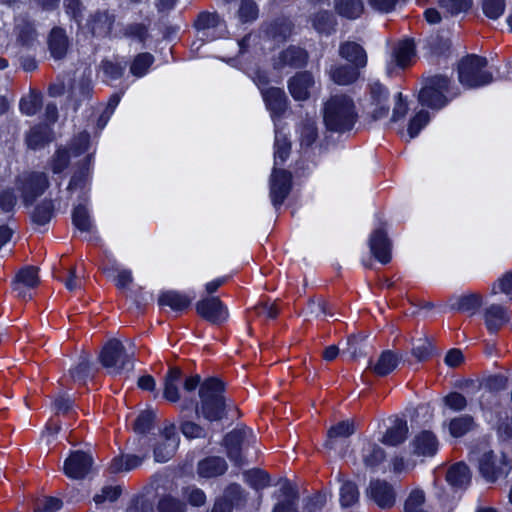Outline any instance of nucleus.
I'll return each instance as SVG.
<instances>
[{
    "mask_svg": "<svg viewBox=\"0 0 512 512\" xmlns=\"http://www.w3.org/2000/svg\"><path fill=\"white\" fill-rule=\"evenodd\" d=\"M102 365L111 374H121L133 369V353H128L123 344L116 339L110 340L100 354Z\"/></svg>",
    "mask_w": 512,
    "mask_h": 512,
    "instance_id": "nucleus-6",
    "label": "nucleus"
},
{
    "mask_svg": "<svg viewBox=\"0 0 512 512\" xmlns=\"http://www.w3.org/2000/svg\"><path fill=\"white\" fill-rule=\"evenodd\" d=\"M360 455L364 466L370 470H375L386 458L383 448L370 440L362 441Z\"/></svg>",
    "mask_w": 512,
    "mask_h": 512,
    "instance_id": "nucleus-22",
    "label": "nucleus"
},
{
    "mask_svg": "<svg viewBox=\"0 0 512 512\" xmlns=\"http://www.w3.org/2000/svg\"><path fill=\"white\" fill-rule=\"evenodd\" d=\"M62 507V501L55 497L38 499L35 504L36 512H56Z\"/></svg>",
    "mask_w": 512,
    "mask_h": 512,
    "instance_id": "nucleus-62",
    "label": "nucleus"
},
{
    "mask_svg": "<svg viewBox=\"0 0 512 512\" xmlns=\"http://www.w3.org/2000/svg\"><path fill=\"white\" fill-rule=\"evenodd\" d=\"M307 53L299 47H289L282 51L277 58L273 60V66L276 69L284 67L299 68L306 64Z\"/></svg>",
    "mask_w": 512,
    "mask_h": 512,
    "instance_id": "nucleus-20",
    "label": "nucleus"
},
{
    "mask_svg": "<svg viewBox=\"0 0 512 512\" xmlns=\"http://www.w3.org/2000/svg\"><path fill=\"white\" fill-rule=\"evenodd\" d=\"M359 500V491L355 483L344 481L340 488V502L343 507H350Z\"/></svg>",
    "mask_w": 512,
    "mask_h": 512,
    "instance_id": "nucleus-47",
    "label": "nucleus"
},
{
    "mask_svg": "<svg viewBox=\"0 0 512 512\" xmlns=\"http://www.w3.org/2000/svg\"><path fill=\"white\" fill-rule=\"evenodd\" d=\"M114 17L108 12H97L90 20V29L95 36H107L112 30Z\"/></svg>",
    "mask_w": 512,
    "mask_h": 512,
    "instance_id": "nucleus-34",
    "label": "nucleus"
},
{
    "mask_svg": "<svg viewBox=\"0 0 512 512\" xmlns=\"http://www.w3.org/2000/svg\"><path fill=\"white\" fill-rule=\"evenodd\" d=\"M246 481L254 489H263L269 485V476L261 470H252L245 474Z\"/></svg>",
    "mask_w": 512,
    "mask_h": 512,
    "instance_id": "nucleus-58",
    "label": "nucleus"
},
{
    "mask_svg": "<svg viewBox=\"0 0 512 512\" xmlns=\"http://www.w3.org/2000/svg\"><path fill=\"white\" fill-rule=\"evenodd\" d=\"M49 50L53 58L62 59L68 50V38L62 28H53L48 40Z\"/></svg>",
    "mask_w": 512,
    "mask_h": 512,
    "instance_id": "nucleus-30",
    "label": "nucleus"
},
{
    "mask_svg": "<svg viewBox=\"0 0 512 512\" xmlns=\"http://www.w3.org/2000/svg\"><path fill=\"white\" fill-rule=\"evenodd\" d=\"M333 25V17L328 12H319L313 18V26L320 33H329Z\"/></svg>",
    "mask_w": 512,
    "mask_h": 512,
    "instance_id": "nucleus-59",
    "label": "nucleus"
},
{
    "mask_svg": "<svg viewBox=\"0 0 512 512\" xmlns=\"http://www.w3.org/2000/svg\"><path fill=\"white\" fill-rule=\"evenodd\" d=\"M336 12L348 19L358 18L364 10L361 0H334Z\"/></svg>",
    "mask_w": 512,
    "mask_h": 512,
    "instance_id": "nucleus-36",
    "label": "nucleus"
},
{
    "mask_svg": "<svg viewBox=\"0 0 512 512\" xmlns=\"http://www.w3.org/2000/svg\"><path fill=\"white\" fill-rule=\"evenodd\" d=\"M72 221L74 226L81 232L91 233L94 230V225L90 219L88 210L83 205L74 208Z\"/></svg>",
    "mask_w": 512,
    "mask_h": 512,
    "instance_id": "nucleus-43",
    "label": "nucleus"
},
{
    "mask_svg": "<svg viewBox=\"0 0 512 512\" xmlns=\"http://www.w3.org/2000/svg\"><path fill=\"white\" fill-rule=\"evenodd\" d=\"M220 20L216 12H201L195 21V27L199 30L214 28L220 24Z\"/></svg>",
    "mask_w": 512,
    "mask_h": 512,
    "instance_id": "nucleus-57",
    "label": "nucleus"
},
{
    "mask_svg": "<svg viewBox=\"0 0 512 512\" xmlns=\"http://www.w3.org/2000/svg\"><path fill=\"white\" fill-rule=\"evenodd\" d=\"M408 434L407 422L403 419H395L393 425L387 429L381 442L389 446H397L403 443Z\"/></svg>",
    "mask_w": 512,
    "mask_h": 512,
    "instance_id": "nucleus-31",
    "label": "nucleus"
},
{
    "mask_svg": "<svg viewBox=\"0 0 512 512\" xmlns=\"http://www.w3.org/2000/svg\"><path fill=\"white\" fill-rule=\"evenodd\" d=\"M487 60L484 57L471 54L462 58L458 65L460 83L467 88H476L492 82V74L485 68Z\"/></svg>",
    "mask_w": 512,
    "mask_h": 512,
    "instance_id": "nucleus-3",
    "label": "nucleus"
},
{
    "mask_svg": "<svg viewBox=\"0 0 512 512\" xmlns=\"http://www.w3.org/2000/svg\"><path fill=\"white\" fill-rule=\"evenodd\" d=\"M249 438H254L249 429H234L225 436L224 445L227 455L235 465L242 466L244 464L242 450L249 444Z\"/></svg>",
    "mask_w": 512,
    "mask_h": 512,
    "instance_id": "nucleus-11",
    "label": "nucleus"
},
{
    "mask_svg": "<svg viewBox=\"0 0 512 512\" xmlns=\"http://www.w3.org/2000/svg\"><path fill=\"white\" fill-rule=\"evenodd\" d=\"M193 298L177 291H167L160 295L159 305L167 306L175 312L186 310L192 302Z\"/></svg>",
    "mask_w": 512,
    "mask_h": 512,
    "instance_id": "nucleus-29",
    "label": "nucleus"
},
{
    "mask_svg": "<svg viewBox=\"0 0 512 512\" xmlns=\"http://www.w3.org/2000/svg\"><path fill=\"white\" fill-rule=\"evenodd\" d=\"M339 55L359 69L367 65L366 51L356 42L342 43L339 47Z\"/></svg>",
    "mask_w": 512,
    "mask_h": 512,
    "instance_id": "nucleus-24",
    "label": "nucleus"
},
{
    "mask_svg": "<svg viewBox=\"0 0 512 512\" xmlns=\"http://www.w3.org/2000/svg\"><path fill=\"white\" fill-rule=\"evenodd\" d=\"M440 7L449 15L467 11L472 0H438Z\"/></svg>",
    "mask_w": 512,
    "mask_h": 512,
    "instance_id": "nucleus-53",
    "label": "nucleus"
},
{
    "mask_svg": "<svg viewBox=\"0 0 512 512\" xmlns=\"http://www.w3.org/2000/svg\"><path fill=\"white\" fill-rule=\"evenodd\" d=\"M322 113L324 125L332 132L351 130L357 119L354 101L346 94L332 95L324 103Z\"/></svg>",
    "mask_w": 512,
    "mask_h": 512,
    "instance_id": "nucleus-2",
    "label": "nucleus"
},
{
    "mask_svg": "<svg viewBox=\"0 0 512 512\" xmlns=\"http://www.w3.org/2000/svg\"><path fill=\"white\" fill-rule=\"evenodd\" d=\"M297 139L302 151H307L319 138V132L315 117L306 116L301 119L295 128Z\"/></svg>",
    "mask_w": 512,
    "mask_h": 512,
    "instance_id": "nucleus-17",
    "label": "nucleus"
},
{
    "mask_svg": "<svg viewBox=\"0 0 512 512\" xmlns=\"http://www.w3.org/2000/svg\"><path fill=\"white\" fill-rule=\"evenodd\" d=\"M54 206L51 200H45L38 204L32 214L33 221L38 225L48 223L53 215Z\"/></svg>",
    "mask_w": 512,
    "mask_h": 512,
    "instance_id": "nucleus-49",
    "label": "nucleus"
},
{
    "mask_svg": "<svg viewBox=\"0 0 512 512\" xmlns=\"http://www.w3.org/2000/svg\"><path fill=\"white\" fill-rule=\"evenodd\" d=\"M388 90L380 83L370 84L369 113L374 120L386 117L389 113Z\"/></svg>",
    "mask_w": 512,
    "mask_h": 512,
    "instance_id": "nucleus-16",
    "label": "nucleus"
},
{
    "mask_svg": "<svg viewBox=\"0 0 512 512\" xmlns=\"http://www.w3.org/2000/svg\"><path fill=\"white\" fill-rule=\"evenodd\" d=\"M183 496L192 506L200 507L206 502V495L203 490L194 486L185 488L183 490Z\"/></svg>",
    "mask_w": 512,
    "mask_h": 512,
    "instance_id": "nucleus-63",
    "label": "nucleus"
},
{
    "mask_svg": "<svg viewBox=\"0 0 512 512\" xmlns=\"http://www.w3.org/2000/svg\"><path fill=\"white\" fill-rule=\"evenodd\" d=\"M359 68L353 65H333L329 70L330 79L337 85H350L360 76Z\"/></svg>",
    "mask_w": 512,
    "mask_h": 512,
    "instance_id": "nucleus-28",
    "label": "nucleus"
},
{
    "mask_svg": "<svg viewBox=\"0 0 512 512\" xmlns=\"http://www.w3.org/2000/svg\"><path fill=\"white\" fill-rule=\"evenodd\" d=\"M367 496L381 509H390L396 502V492L385 480H371L367 488Z\"/></svg>",
    "mask_w": 512,
    "mask_h": 512,
    "instance_id": "nucleus-13",
    "label": "nucleus"
},
{
    "mask_svg": "<svg viewBox=\"0 0 512 512\" xmlns=\"http://www.w3.org/2000/svg\"><path fill=\"white\" fill-rule=\"evenodd\" d=\"M399 356L390 350L383 351L376 363L371 366L373 372L378 376H386L391 373L399 363Z\"/></svg>",
    "mask_w": 512,
    "mask_h": 512,
    "instance_id": "nucleus-33",
    "label": "nucleus"
},
{
    "mask_svg": "<svg viewBox=\"0 0 512 512\" xmlns=\"http://www.w3.org/2000/svg\"><path fill=\"white\" fill-rule=\"evenodd\" d=\"M153 62L154 57L150 53H140L134 58L130 71L134 76L142 77L148 72Z\"/></svg>",
    "mask_w": 512,
    "mask_h": 512,
    "instance_id": "nucleus-48",
    "label": "nucleus"
},
{
    "mask_svg": "<svg viewBox=\"0 0 512 512\" xmlns=\"http://www.w3.org/2000/svg\"><path fill=\"white\" fill-rule=\"evenodd\" d=\"M48 186L47 175L43 172H24L15 180V189L21 192L25 205H30Z\"/></svg>",
    "mask_w": 512,
    "mask_h": 512,
    "instance_id": "nucleus-7",
    "label": "nucleus"
},
{
    "mask_svg": "<svg viewBox=\"0 0 512 512\" xmlns=\"http://www.w3.org/2000/svg\"><path fill=\"white\" fill-rule=\"evenodd\" d=\"M181 431L183 435L189 439L205 437V429L199 424L192 421H184L181 423Z\"/></svg>",
    "mask_w": 512,
    "mask_h": 512,
    "instance_id": "nucleus-64",
    "label": "nucleus"
},
{
    "mask_svg": "<svg viewBox=\"0 0 512 512\" xmlns=\"http://www.w3.org/2000/svg\"><path fill=\"white\" fill-rule=\"evenodd\" d=\"M482 9L490 19H498L505 11L504 0H483Z\"/></svg>",
    "mask_w": 512,
    "mask_h": 512,
    "instance_id": "nucleus-56",
    "label": "nucleus"
},
{
    "mask_svg": "<svg viewBox=\"0 0 512 512\" xmlns=\"http://www.w3.org/2000/svg\"><path fill=\"white\" fill-rule=\"evenodd\" d=\"M393 57L400 67H406L415 57V46L413 41L404 40L399 42L393 52Z\"/></svg>",
    "mask_w": 512,
    "mask_h": 512,
    "instance_id": "nucleus-37",
    "label": "nucleus"
},
{
    "mask_svg": "<svg viewBox=\"0 0 512 512\" xmlns=\"http://www.w3.org/2000/svg\"><path fill=\"white\" fill-rule=\"evenodd\" d=\"M438 440L430 431L419 433L413 440V453L418 456H434L438 450Z\"/></svg>",
    "mask_w": 512,
    "mask_h": 512,
    "instance_id": "nucleus-25",
    "label": "nucleus"
},
{
    "mask_svg": "<svg viewBox=\"0 0 512 512\" xmlns=\"http://www.w3.org/2000/svg\"><path fill=\"white\" fill-rule=\"evenodd\" d=\"M426 496L423 490L413 489L404 503V512H429L425 506Z\"/></svg>",
    "mask_w": 512,
    "mask_h": 512,
    "instance_id": "nucleus-41",
    "label": "nucleus"
},
{
    "mask_svg": "<svg viewBox=\"0 0 512 512\" xmlns=\"http://www.w3.org/2000/svg\"><path fill=\"white\" fill-rule=\"evenodd\" d=\"M92 162V155L89 154L84 158L83 167L74 173L72 176L69 185L67 187L68 191L73 192L74 190L83 187L88 178H89V167Z\"/></svg>",
    "mask_w": 512,
    "mask_h": 512,
    "instance_id": "nucleus-45",
    "label": "nucleus"
},
{
    "mask_svg": "<svg viewBox=\"0 0 512 512\" xmlns=\"http://www.w3.org/2000/svg\"><path fill=\"white\" fill-rule=\"evenodd\" d=\"M429 120L430 117L427 111H419L409 122L408 134L410 138L416 137L420 131L428 124Z\"/></svg>",
    "mask_w": 512,
    "mask_h": 512,
    "instance_id": "nucleus-54",
    "label": "nucleus"
},
{
    "mask_svg": "<svg viewBox=\"0 0 512 512\" xmlns=\"http://www.w3.org/2000/svg\"><path fill=\"white\" fill-rule=\"evenodd\" d=\"M274 167L282 165L291 152V142L285 135H276L274 144Z\"/></svg>",
    "mask_w": 512,
    "mask_h": 512,
    "instance_id": "nucleus-44",
    "label": "nucleus"
},
{
    "mask_svg": "<svg viewBox=\"0 0 512 512\" xmlns=\"http://www.w3.org/2000/svg\"><path fill=\"white\" fill-rule=\"evenodd\" d=\"M157 509L159 512H184L186 505L181 500L167 495L159 500Z\"/></svg>",
    "mask_w": 512,
    "mask_h": 512,
    "instance_id": "nucleus-55",
    "label": "nucleus"
},
{
    "mask_svg": "<svg viewBox=\"0 0 512 512\" xmlns=\"http://www.w3.org/2000/svg\"><path fill=\"white\" fill-rule=\"evenodd\" d=\"M483 317L487 329L492 333L509 321L507 310L498 304L488 306L483 312Z\"/></svg>",
    "mask_w": 512,
    "mask_h": 512,
    "instance_id": "nucleus-27",
    "label": "nucleus"
},
{
    "mask_svg": "<svg viewBox=\"0 0 512 512\" xmlns=\"http://www.w3.org/2000/svg\"><path fill=\"white\" fill-rule=\"evenodd\" d=\"M472 459L477 462L478 470L487 482H495L502 476H507L512 469L504 453H495L492 450L484 449L474 451Z\"/></svg>",
    "mask_w": 512,
    "mask_h": 512,
    "instance_id": "nucleus-5",
    "label": "nucleus"
},
{
    "mask_svg": "<svg viewBox=\"0 0 512 512\" xmlns=\"http://www.w3.org/2000/svg\"><path fill=\"white\" fill-rule=\"evenodd\" d=\"M100 69L104 76L110 80L119 79L124 72V67L120 63L109 60H103L100 64Z\"/></svg>",
    "mask_w": 512,
    "mask_h": 512,
    "instance_id": "nucleus-60",
    "label": "nucleus"
},
{
    "mask_svg": "<svg viewBox=\"0 0 512 512\" xmlns=\"http://www.w3.org/2000/svg\"><path fill=\"white\" fill-rule=\"evenodd\" d=\"M369 247L373 256L382 264L391 261V242L383 228H377L372 232Z\"/></svg>",
    "mask_w": 512,
    "mask_h": 512,
    "instance_id": "nucleus-18",
    "label": "nucleus"
},
{
    "mask_svg": "<svg viewBox=\"0 0 512 512\" xmlns=\"http://www.w3.org/2000/svg\"><path fill=\"white\" fill-rule=\"evenodd\" d=\"M291 187V173L274 167L270 177V198L275 208H279L284 203L291 191Z\"/></svg>",
    "mask_w": 512,
    "mask_h": 512,
    "instance_id": "nucleus-10",
    "label": "nucleus"
},
{
    "mask_svg": "<svg viewBox=\"0 0 512 512\" xmlns=\"http://www.w3.org/2000/svg\"><path fill=\"white\" fill-rule=\"evenodd\" d=\"M39 284L38 269L33 266L23 268L18 272L13 282V291L17 297L31 299V290Z\"/></svg>",
    "mask_w": 512,
    "mask_h": 512,
    "instance_id": "nucleus-15",
    "label": "nucleus"
},
{
    "mask_svg": "<svg viewBox=\"0 0 512 512\" xmlns=\"http://www.w3.org/2000/svg\"><path fill=\"white\" fill-rule=\"evenodd\" d=\"M90 136L88 133H80L71 143L69 149L59 148L50 160V168L53 173H61L68 167L71 157H78L88 151Z\"/></svg>",
    "mask_w": 512,
    "mask_h": 512,
    "instance_id": "nucleus-9",
    "label": "nucleus"
},
{
    "mask_svg": "<svg viewBox=\"0 0 512 512\" xmlns=\"http://www.w3.org/2000/svg\"><path fill=\"white\" fill-rule=\"evenodd\" d=\"M314 78L311 73L304 71L293 76L288 83L291 96L296 101H305L310 96V89L314 86Z\"/></svg>",
    "mask_w": 512,
    "mask_h": 512,
    "instance_id": "nucleus-19",
    "label": "nucleus"
},
{
    "mask_svg": "<svg viewBox=\"0 0 512 512\" xmlns=\"http://www.w3.org/2000/svg\"><path fill=\"white\" fill-rule=\"evenodd\" d=\"M14 32L17 42L22 46L30 45L36 38V30L33 23L24 16L15 18Z\"/></svg>",
    "mask_w": 512,
    "mask_h": 512,
    "instance_id": "nucleus-32",
    "label": "nucleus"
},
{
    "mask_svg": "<svg viewBox=\"0 0 512 512\" xmlns=\"http://www.w3.org/2000/svg\"><path fill=\"white\" fill-rule=\"evenodd\" d=\"M355 432L354 424L348 420L333 425L327 432L328 442L337 438H346Z\"/></svg>",
    "mask_w": 512,
    "mask_h": 512,
    "instance_id": "nucleus-50",
    "label": "nucleus"
},
{
    "mask_svg": "<svg viewBox=\"0 0 512 512\" xmlns=\"http://www.w3.org/2000/svg\"><path fill=\"white\" fill-rule=\"evenodd\" d=\"M199 402L195 407L198 418L217 422L226 416L224 384L216 378H208L199 384Z\"/></svg>",
    "mask_w": 512,
    "mask_h": 512,
    "instance_id": "nucleus-1",
    "label": "nucleus"
},
{
    "mask_svg": "<svg viewBox=\"0 0 512 512\" xmlns=\"http://www.w3.org/2000/svg\"><path fill=\"white\" fill-rule=\"evenodd\" d=\"M483 304V296L479 293H467L452 300L451 308L461 313L474 315Z\"/></svg>",
    "mask_w": 512,
    "mask_h": 512,
    "instance_id": "nucleus-26",
    "label": "nucleus"
},
{
    "mask_svg": "<svg viewBox=\"0 0 512 512\" xmlns=\"http://www.w3.org/2000/svg\"><path fill=\"white\" fill-rule=\"evenodd\" d=\"M474 427V420L469 415H462L450 420L448 424L450 434L455 437H462Z\"/></svg>",
    "mask_w": 512,
    "mask_h": 512,
    "instance_id": "nucleus-42",
    "label": "nucleus"
},
{
    "mask_svg": "<svg viewBox=\"0 0 512 512\" xmlns=\"http://www.w3.org/2000/svg\"><path fill=\"white\" fill-rule=\"evenodd\" d=\"M15 188H5L0 191V209L4 212H10L13 210L17 203V195Z\"/></svg>",
    "mask_w": 512,
    "mask_h": 512,
    "instance_id": "nucleus-61",
    "label": "nucleus"
},
{
    "mask_svg": "<svg viewBox=\"0 0 512 512\" xmlns=\"http://www.w3.org/2000/svg\"><path fill=\"white\" fill-rule=\"evenodd\" d=\"M196 311L200 317L213 323L220 324L228 319L229 312L219 297H206L196 303Z\"/></svg>",
    "mask_w": 512,
    "mask_h": 512,
    "instance_id": "nucleus-12",
    "label": "nucleus"
},
{
    "mask_svg": "<svg viewBox=\"0 0 512 512\" xmlns=\"http://www.w3.org/2000/svg\"><path fill=\"white\" fill-rule=\"evenodd\" d=\"M491 294H504L509 300H512V271L505 273L492 284Z\"/></svg>",
    "mask_w": 512,
    "mask_h": 512,
    "instance_id": "nucleus-52",
    "label": "nucleus"
},
{
    "mask_svg": "<svg viewBox=\"0 0 512 512\" xmlns=\"http://www.w3.org/2000/svg\"><path fill=\"white\" fill-rule=\"evenodd\" d=\"M50 136L51 131L47 125H38L30 130L26 137V143L29 148L36 150L51 141Z\"/></svg>",
    "mask_w": 512,
    "mask_h": 512,
    "instance_id": "nucleus-35",
    "label": "nucleus"
},
{
    "mask_svg": "<svg viewBox=\"0 0 512 512\" xmlns=\"http://www.w3.org/2000/svg\"><path fill=\"white\" fill-rule=\"evenodd\" d=\"M259 9L254 0H241L237 17L241 23H250L258 18Z\"/></svg>",
    "mask_w": 512,
    "mask_h": 512,
    "instance_id": "nucleus-46",
    "label": "nucleus"
},
{
    "mask_svg": "<svg viewBox=\"0 0 512 512\" xmlns=\"http://www.w3.org/2000/svg\"><path fill=\"white\" fill-rule=\"evenodd\" d=\"M93 459L91 455L75 451L64 462V473L72 479H82L91 470Z\"/></svg>",
    "mask_w": 512,
    "mask_h": 512,
    "instance_id": "nucleus-14",
    "label": "nucleus"
},
{
    "mask_svg": "<svg viewBox=\"0 0 512 512\" xmlns=\"http://www.w3.org/2000/svg\"><path fill=\"white\" fill-rule=\"evenodd\" d=\"M228 465L224 458L219 456H210L199 461L197 465V474L200 478H214L223 475L227 471Z\"/></svg>",
    "mask_w": 512,
    "mask_h": 512,
    "instance_id": "nucleus-23",
    "label": "nucleus"
},
{
    "mask_svg": "<svg viewBox=\"0 0 512 512\" xmlns=\"http://www.w3.org/2000/svg\"><path fill=\"white\" fill-rule=\"evenodd\" d=\"M143 458L136 455H123L115 457L110 464V470L113 473L130 471L140 466Z\"/></svg>",
    "mask_w": 512,
    "mask_h": 512,
    "instance_id": "nucleus-40",
    "label": "nucleus"
},
{
    "mask_svg": "<svg viewBox=\"0 0 512 512\" xmlns=\"http://www.w3.org/2000/svg\"><path fill=\"white\" fill-rule=\"evenodd\" d=\"M42 103V97L39 93L31 92L20 101V110L23 114L32 116L37 113Z\"/></svg>",
    "mask_w": 512,
    "mask_h": 512,
    "instance_id": "nucleus-51",
    "label": "nucleus"
},
{
    "mask_svg": "<svg viewBox=\"0 0 512 512\" xmlns=\"http://www.w3.org/2000/svg\"><path fill=\"white\" fill-rule=\"evenodd\" d=\"M451 80L444 75L437 74L428 77L419 92L418 100L423 106L431 109H441L449 101Z\"/></svg>",
    "mask_w": 512,
    "mask_h": 512,
    "instance_id": "nucleus-4",
    "label": "nucleus"
},
{
    "mask_svg": "<svg viewBox=\"0 0 512 512\" xmlns=\"http://www.w3.org/2000/svg\"><path fill=\"white\" fill-rule=\"evenodd\" d=\"M200 380L199 375L184 378L179 368H170L164 378L163 397L170 402H177L180 400L181 386L185 391L192 392L199 386Z\"/></svg>",
    "mask_w": 512,
    "mask_h": 512,
    "instance_id": "nucleus-8",
    "label": "nucleus"
},
{
    "mask_svg": "<svg viewBox=\"0 0 512 512\" xmlns=\"http://www.w3.org/2000/svg\"><path fill=\"white\" fill-rule=\"evenodd\" d=\"M161 438L163 441H166V453H162L161 445H156L154 449V456L157 462H166L174 455L178 447L179 439L175 425H166L161 431Z\"/></svg>",
    "mask_w": 512,
    "mask_h": 512,
    "instance_id": "nucleus-21",
    "label": "nucleus"
},
{
    "mask_svg": "<svg viewBox=\"0 0 512 512\" xmlns=\"http://www.w3.org/2000/svg\"><path fill=\"white\" fill-rule=\"evenodd\" d=\"M446 480L453 486L462 487L470 481V471L466 464L456 463L451 466L446 474Z\"/></svg>",
    "mask_w": 512,
    "mask_h": 512,
    "instance_id": "nucleus-38",
    "label": "nucleus"
},
{
    "mask_svg": "<svg viewBox=\"0 0 512 512\" xmlns=\"http://www.w3.org/2000/svg\"><path fill=\"white\" fill-rule=\"evenodd\" d=\"M268 108L274 112H282L286 105V95L279 88H269L263 93Z\"/></svg>",
    "mask_w": 512,
    "mask_h": 512,
    "instance_id": "nucleus-39",
    "label": "nucleus"
}]
</instances>
